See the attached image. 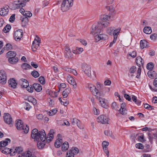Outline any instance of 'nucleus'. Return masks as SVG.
Here are the masks:
<instances>
[{
    "mask_svg": "<svg viewBox=\"0 0 157 157\" xmlns=\"http://www.w3.org/2000/svg\"><path fill=\"white\" fill-rule=\"evenodd\" d=\"M98 23H95L92 26L90 31V34L94 35L100 33L101 30V28Z\"/></svg>",
    "mask_w": 157,
    "mask_h": 157,
    "instance_id": "nucleus-3",
    "label": "nucleus"
},
{
    "mask_svg": "<svg viewBox=\"0 0 157 157\" xmlns=\"http://www.w3.org/2000/svg\"><path fill=\"white\" fill-rule=\"evenodd\" d=\"M157 37V34L154 33L152 34L150 36V38L152 40H155Z\"/></svg>",
    "mask_w": 157,
    "mask_h": 157,
    "instance_id": "nucleus-64",
    "label": "nucleus"
},
{
    "mask_svg": "<svg viewBox=\"0 0 157 157\" xmlns=\"http://www.w3.org/2000/svg\"><path fill=\"white\" fill-rule=\"evenodd\" d=\"M11 28V26L10 25H7L4 27L3 31L5 33H7L9 31Z\"/></svg>",
    "mask_w": 157,
    "mask_h": 157,
    "instance_id": "nucleus-46",
    "label": "nucleus"
},
{
    "mask_svg": "<svg viewBox=\"0 0 157 157\" xmlns=\"http://www.w3.org/2000/svg\"><path fill=\"white\" fill-rule=\"evenodd\" d=\"M147 75L149 77L151 78H153L155 76L156 73L155 71L150 70L147 72Z\"/></svg>",
    "mask_w": 157,
    "mask_h": 157,
    "instance_id": "nucleus-39",
    "label": "nucleus"
},
{
    "mask_svg": "<svg viewBox=\"0 0 157 157\" xmlns=\"http://www.w3.org/2000/svg\"><path fill=\"white\" fill-rule=\"evenodd\" d=\"M100 36V38L101 40H105L108 38L107 35L104 34H100L99 35Z\"/></svg>",
    "mask_w": 157,
    "mask_h": 157,
    "instance_id": "nucleus-50",
    "label": "nucleus"
},
{
    "mask_svg": "<svg viewBox=\"0 0 157 157\" xmlns=\"http://www.w3.org/2000/svg\"><path fill=\"white\" fill-rule=\"evenodd\" d=\"M29 130V127L26 125H24L21 130H22L25 133H27Z\"/></svg>",
    "mask_w": 157,
    "mask_h": 157,
    "instance_id": "nucleus-42",
    "label": "nucleus"
},
{
    "mask_svg": "<svg viewBox=\"0 0 157 157\" xmlns=\"http://www.w3.org/2000/svg\"><path fill=\"white\" fill-rule=\"evenodd\" d=\"M132 99L136 104L138 105H140L141 103V101L139 100H137V97L134 95H133L132 97Z\"/></svg>",
    "mask_w": 157,
    "mask_h": 157,
    "instance_id": "nucleus-41",
    "label": "nucleus"
},
{
    "mask_svg": "<svg viewBox=\"0 0 157 157\" xmlns=\"http://www.w3.org/2000/svg\"><path fill=\"white\" fill-rule=\"evenodd\" d=\"M71 91V89L69 88L66 89L64 91H63L62 93L63 97L64 98H66Z\"/></svg>",
    "mask_w": 157,
    "mask_h": 157,
    "instance_id": "nucleus-37",
    "label": "nucleus"
},
{
    "mask_svg": "<svg viewBox=\"0 0 157 157\" xmlns=\"http://www.w3.org/2000/svg\"><path fill=\"white\" fill-rule=\"evenodd\" d=\"M2 152L6 154H10L11 155V153L12 151V149H10L7 147H3L2 149H1Z\"/></svg>",
    "mask_w": 157,
    "mask_h": 157,
    "instance_id": "nucleus-31",
    "label": "nucleus"
},
{
    "mask_svg": "<svg viewBox=\"0 0 157 157\" xmlns=\"http://www.w3.org/2000/svg\"><path fill=\"white\" fill-rule=\"evenodd\" d=\"M40 40L39 37H37L33 42L32 45V48L34 51H36V49L39 47Z\"/></svg>",
    "mask_w": 157,
    "mask_h": 157,
    "instance_id": "nucleus-6",
    "label": "nucleus"
},
{
    "mask_svg": "<svg viewBox=\"0 0 157 157\" xmlns=\"http://www.w3.org/2000/svg\"><path fill=\"white\" fill-rule=\"evenodd\" d=\"M63 143V140L62 139L58 138L55 141L54 145L56 147L58 148L62 145Z\"/></svg>",
    "mask_w": 157,
    "mask_h": 157,
    "instance_id": "nucleus-29",
    "label": "nucleus"
},
{
    "mask_svg": "<svg viewBox=\"0 0 157 157\" xmlns=\"http://www.w3.org/2000/svg\"><path fill=\"white\" fill-rule=\"evenodd\" d=\"M96 86L97 90H98L99 93V94H97V96H103V93L102 92L104 91L105 88L103 84H101L99 82H97L96 83Z\"/></svg>",
    "mask_w": 157,
    "mask_h": 157,
    "instance_id": "nucleus-7",
    "label": "nucleus"
},
{
    "mask_svg": "<svg viewBox=\"0 0 157 157\" xmlns=\"http://www.w3.org/2000/svg\"><path fill=\"white\" fill-rule=\"evenodd\" d=\"M57 112V110L55 109H53L51 110L49 112V115L50 116H52L55 115Z\"/></svg>",
    "mask_w": 157,
    "mask_h": 157,
    "instance_id": "nucleus-54",
    "label": "nucleus"
},
{
    "mask_svg": "<svg viewBox=\"0 0 157 157\" xmlns=\"http://www.w3.org/2000/svg\"><path fill=\"white\" fill-rule=\"evenodd\" d=\"M62 145L61 148L62 151H66L68 149L69 145L67 142H65L63 144H62Z\"/></svg>",
    "mask_w": 157,
    "mask_h": 157,
    "instance_id": "nucleus-33",
    "label": "nucleus"
},
{
    "mask_svg": "<svg viewBox=\"0 0 157 157\" xmlns=\"http://www.w3.org/2000/svg\"><path fill=\"white\" fill-rule=\"evenodd\" d=\"M136 62L139 66H143L144 61L140 56H138L136 58Z\"/></svg>",
    "mask_w": 157,
    "mask_h": 157,
    "instance_id": "nucleus-25",
    "label": "nucleus"
},
{
    "mask_svg": "<svg viewBox=\"0 0 157 157\" xmlns=\"http://www.w3.org/2000/svg\"><path fill=\"white\" fill-rule=\"evenodd\" d=\"M97 121L99 123L103 124H106L108 123V119L105 116L101 115L98 117Z\"/></svg>",
    "mask_w": 157,
    "mask_h": 157,
    "instance_id": "nucleus-9",
    "label": "nucleus"
},
{
    "mask_svg": "<svg viewBox=\"0 0 157 157\" xmlns=\"http://www.w3.org/2000/svg\"><path fill=\"white\" fill-rule=\"evenodd\" d=\"M7 80V75L6 72L3 70L0 71V83L2 84H5Z\"/></svg>",
    "mask_w": 157,
    "mask_h": 157,
    "instance_id": "nucleus-4",
    "label": "nucleus"
},
{
    "mask_svg": "<svg viewBox=\"0 0 157 157\" xmlns=\"http://www.w3.org/2000/svg\"><path fill=\"white\" fill-rule=\"evenodd\" d=\"M9 86L15 89L16 87L17 83L16 80L13 78H10L8 81Z\"/></svg>",
    "mask_w": 157,
    "mask_h": 157,
    "instance_id": "nucleus-20",
    "label": "nucleus"
},
{
    "mask_svg": "<svg viewBox=\"0 0 157 157\" xmlns=\"http://www.w3.org/2000/svg\"><path fill=\"white\" fill-rule=\"evenodd\" d=\"M129 55L133 58L135 57L136 56V52L133 51L132 52H130L128 53Z\"/></svg>",
    "mask_w": 157,
    "mask_h": 157,
    "instance_id": "nucleus-57",
    "label": "nucleus"
},
{
    "mask_svg": "<svg viewBox=\"0 0 157 157\" xmlns=\"http://www.w3.org/2000/svg\"><path fill=\"white\" fill-rule=\"evenodd\" d=\"M88 88L90 90L92 94L95 96H97V94L99 93L95 86L92 84H88Z\"/></svg>",
    "mask_w": 157,
    "mask_h": 157,
    "instance_id": "nucleus-11",
    "label": "nucleus"
},
{
    "mask_svg": "<svg viewBox=\"0 0 157 157\" xmlns=\"http://www.w3.org/2000/svg\"><path fill=\"white\" fill-rule=\"evenodd\" d=\"M9 6L7 5L3 8L0 9V15L4 16L7 14L9 12Z\"/></svg>",
    "mask_w": 157,
    "mask_h": 157,
    "instance_id": "nucleus-19",
    "label": "nucleus"
},
{
    "mask_svg": "<svg viewBox=\"0 0 157 157\" xmlns=\"http://www.w3.org/2000/svg\"><path fill=\"white\" fill-rule=\"evenodd\" d=\"M11 140L10 139L7 138L5 140L0 142V149H2L3 147L7 146L8 143L10 142Z\"/></svg>",
    "mask_w": 157,
    "mask_h": 157,
    "instance_id": "nucleus-18",
    "label": "nucleus"
},
{
    "mask_svg": "<svg viewBox=\"0 0 157 157\" xmlns=\"http://www.w3.org/2000/svg\"><path fill=\"white\" fill-rule=\"evenodd\" d=\"M31 74L35 78H37L39 77L40 76V74L38 72L35 70L33 71H32Z\"/></svg>",
    "mask_w": 157,
    "mask_h": 157,
    "instance_id": "nucleus-45",
    "label": "nucleus"
},
{
    "mask_svg": "<svg viewBox=\"0 0 157 157\" xmlns=\"http://www.w3.org/2000/svg\"><path fill=\"white\" fill-rule=\"evenodd\" d=\"M24 16L29 17H31L32 15V14L30 11H25Z\"/></svg>",
    "mask_w": 157,
    "mask_h": 157,
    "instance_id": "nucleus-60",
    "label": "nucleus"
},
{
    "mask_svg": "<svg viewBox=\"0 0 157 157\" xmlns=\"http://www.w3.org/2000/svg\"><path fill=\"white\" fill-rule=\"evenodd\" d=\"M39 82L42 84H44L45 83V81L44 78L43 76H41L38 78Z\"/></svg>",
    "mask_w": 157,
    "mask_h": 157,
    "instance_id": "nucleus-51",
    "label": "nucleus"
},
{
    "mask_svg": "<svg viewBox=\"0 0 157 157\" xmlns=\"http://www.w3.org/2000/svg\"><path fill=\"white\" fill-rule=\"evenodd\" d=\"M112 109H117V103L115 102H113L111 105Z\"/></svg>",
    "mask_w": 157,
    "mask_h": 157,
    "instance_id": "nucleus-59",
    "label": "nucleus"
},
{
    "mask_svg": "<svg viewBox=\"0 0 157 157\" xmlns=\"http://www.w3.org/2000/svg\"><path fill=\"white\" fill-rule=\"evenodd\" d=\"M136 71V68L135 66H133L131 67L129 70V72L131 73H133Z\"/></svg>",
    "mask_w": 157,
    "mask_h": 157,
    "instance_id": "nucleus-61",
    "label": "nucleus"
},
{
    "mask_svg": "<svg viewBox=\"0 0 157 157\" xmlns=\"http://www.w3.org/2000/svg\"><path fill=\"white\" fill-rule=\"evenodd\" d=\"M148 139L150 142L152 143L153 139L156 140L157 138V134L155 133L151 134L149 133L148 134Z\"/></svg>",
    "mask_w": 157,
    "mask_h": 157,
    "instance_id": "nucleus-22",
    "label": "nucleus"
},
{
    "mask_svg": "<svg viewBox=\"0 0 157 157\" xmlns=\"http://www.w3.org/2000/svg\"><path fill=\"white\" fill-rule=\"evenodd\" d=\"M144 32L147 34H150L152 32V30L151 27H145L143 29Z\"/></svg>",
    "mask_w": 157,
    "mask_h": 157,
    "instance_id": "nucleus-36",
    "label": "nucleus"
},
{
    "mask_svg": "<svg viewBox=\"0 0 157 157\" xmlns=\"http://www.w3.org/2000/svg\"><path fill=\"white\" fill-rule=\"evenodd\" d=\"M114 29L112 27H109L106 29V32L110 35H112Z\"/></svg>",
    "mask_w": 157,
    "mask_h": 157,
    "instance_id": "nucleus-43",
    "label": "nucleus"
},
{
    "mask_svg": "<svg viewBox=\"0 0 157 157\" xmlns=\"http://www.w3.org/2000/svg\"><path fill=\"white\" fill-rule=\"evenodd\" d=\"M139 67L137 70V75L136 76V77L137 78H139L140 77V75L141 74V66H139Z\"/></svg>",
    "mask_w": 157,
    "mask_h": 157,
    "instance_id": "nucleus-62",
    "label": "nucleus"
},
{
    "mask_svg": "<svg viewBox=\"0 0 157 157\" xmlns=\"http://www.w3.org/2000/svg\"><path fill=\"white\" fill-rule=\"evenodd\" d=\"M13 48V47L12 45L10 44H7L3 48L4 49V51L5 50H7V51L9 50H11Z\"/></svg>",
    "mask_w": 157,
    "mask_h": 157,
    "instance_id": "nucleus-47",
    "label": "nucleus"
},
{
    "mask_svg": "<svg viewBox=\"0 0 157 157\" xmlns=\"http://www.w3.org/2000/svg\"><path fill=\"white\" fill-rule=\"evenodd\" d=\"M6 55L9 58H13L16 56V53L14 52L10 51L7 53Z\"/></svg>",
    "mask_w": 157,
    "mask_h": 157,
    "instance_id": "nucleus-38",
    "label": "nucleus"
},
{
    "mask_svg": "<svg viewBox=\"0 0 157 157\" xmlns=\"http://www.w3.org/2000/svg\"><path fill=\"white\" fill-rule=\"evenodd\" d=\"M21 21L22 22V25L25 26L28 21V19L27 17L22 18L21 19Z\"/></svg>",
    "mask_w": 157,
    "mask_h": 157,
    "instance_id": "nucleus-44",
    "label": "nucleus"
},
{
    "mask_svg": "<svg viewBox=\"0 0 157 157\" xmlns=\"http://www.w3.org/2000/svg\"><path fill=\"white\" fill-rule=\"evenodd\" d=\"M67 80L68 82L72 85L74 88H75L76 87V83L75 81V80L70 75H68L67 77Z\"/></svg>",
    "mask_w": 157,
    "mask_h": 157,
    "instance_id": "nucleus-16",
    "label": "nucleus"
},
{
    "mask_svg": "<svg viewBox=\"0 0 157 157\" xmlns=\"http://www.w3.org/2000/svg\"><path fill=\"white\" fill-rule=\"evenodd\" d=\"M65 53L64 56L66 58L71 59L73 58V54L71 53L68 45H66L65 48Z\"/></svg>",
    "mask_w": 157,
    "mask_h": 157,
    "instance_id": "nucleus-5",
    "label": "nucleus"
},
{
    "mask_svg": "<svg viewBox=\"0 0 157 157\" xmlns=\"http://www.w3.org/2000/svg\"><path fill=\"white\" fill-rule=\"evenodd\" d=\"M31 137L34 140L38 141L37 146L39 148L41 149L45 146L46 134L44 130L38 132L37 129H34L32 132Z\"/></svg>",
    "mask_w": 157,
    "mask_h": 157,
    "instance_id": "nucleus-1",
    "label": "nucleus"
},
{
    "mask_svg": "<svg viewBox=\"0 0 157 157\" xmlns=\"http://www.w3.org/2000/svg\"><path fill=\"white\" fill-rule=\"evenodd\" d=\"M31 152L30 151H28L23 152L21 155H19L18 157H30L32 155Z\"/></svg>",
    "mask_w": 157,
    "mask_h": 157,
    "instance_id": "nucleus-28",
    "label": "nucleus"
},
{
    "mask_svg": "<svg viewBox=\"0 0 157 157\" xmlns=\"http://www.w3.org/2000/svg\"><path fill=\"white\" fill-rule=\"evenodd\" d=\"M61 10L63 12L68 10L73 5V0H62Z\"/></svg>",
    "mask_w": 157,
    "mask_h": 157,
    "instance_id": "nucleus-2",
    "label": "nucleus"
},
{
    "mask_svg": "<svg viewBox=\"0 0 157 157\" xmlns=\"http://www.w3.org/2000/svg\"><path fill=\"white\" fill-rule=\"evenodd\" d=\"M13 6L16 9H18L21 7H23L25 6V3H22L21 0H18L14 1L13 4Z\"/></svg>",
    "mask_w": 157,
    "mask_h": 157,
    "instance_id": "nucleus-15",
    "label": "nucleus"
},
{
    "mask_svg": "<svg viewBox=\"0 0 157 157\" xmlns=\"http://www.w3.org/2000/svg\"><path fill=\"white\" fill-rule=\"evenodd\" d=\"M21 67L23 69L25 70L30 69L31 67V66L27 63H24L22 64Z\"/></svg>",
    "mask_w": 157,
    "mask_h": 157,
    "instance_id": "nucleus-48",
    "label": "nucleus"
},
{
    "mask_svg": "<svg viewBox=\"0 0 157 157\" xmlns=\"http://www.w3.org/2000/svg\"><path fill=\"white\" fill-rule=\"evenodd\" d=\"M120 113L123 115H124L126 114V111L124 107H123V108L120 109H119Z\"/></svg>",
    "mask_w": 157,
    "mask_h": 157,
    "instance_id": "nucleus-52",
    "label": "nucleus"
},
{
    "mask_svg": "<svg viewBox=\"0 0 157 157\" xmlns=\"http://www.w3.org/2000/svg\"><path fill=\"white\" fill-rule=\"evenodd\" d=\"M5 122L7 124H10L13 123L10 115L8 113H5L4 116Z\"/></svg>",
    "mask_w": 157,
    "mask_h": 157,
    "instance_id": "nucleus-12",
    "label": "nucleus"
},
{
    "mask_svg": "<svg viewBox=\"0 0 157 157\" xmlns=\"http://www.w3.org/2000/svg\"><path fill=\"white\" fill-rule=\"evenodd\" d=\"M136 147L138 149H142L144 148L143 145L141 143H138L136 144Z\"/></svg>",
    "mask_w": 157,
    "mask_h": 157,
    "instance_id": "nucleus-53",
    "label": "nucleus"
},
{
    "mask_svg": "<svg viewBox=\"0 0 157 157\" xmlns=\"http://www.w3.org/2000/svg\"><path fill=\"white\" fill-rule=\"evenodd\" d=\"M26 88L27 90L29 92L32 93L33 92V88L31 85L29 86V85Z\"/></svg>",
    "mask_w": 157,
    "mask_h": 157,
    "instance_id": "nucleus-56",
    "label": "nucleus"
},
{
    "mask_svg": "<svg viewBox=\"0 0 157 157\" xmlns=\"http://www.w3.org/2000/svg\"><path fill=\"white\" fill-rule=\"evenodd\" d=\"M109 145V143L108 142L106 141H104L102 142V148L107 147Z\"/></svg>",
    "mask_w": 157,
    "mask_h": 157,
    "instance_id": "nucleus-58",
    "label": "nucleus"
},
{
    "mask_svg": "<svg viewBox=\"0 0 157 157\" xmlns=\"http://www.w3.org/2000/svg\"><path fill=\"white\" fill-rule=\"evenodd\" d=\"M82 71L88 77L91 76L90 67L89 65L84 64L82 66Z\"/></svg>",
    "mask_w": 157,
    "mask_h": 157,
    "instance_id": "nucleus-8",
    "label": "nucleus"
},
{
    "mask_svg": "<svg viewBox=\"0 0 157 157\" xmlns=\"http://www.w3.org/2000/svg\"><path fill=\"white\" fill-rule=\"evenodd\" d=\"M23 152V150L21 147H16L14 150L12 149V151L11 153V155L14 156L17 154V156L18 157L19 155H21Z\"/></svg>",
    "mask_w": 157,
    "mask_h": 157,
    "instance_id": "nucleus-10",
    "label": "nucleus"
},
{
    "mask_svg": "<svg viewBox=\"0 0 157 157\" xmlns=\"http://www.w3.org/2000/svg\"><path fill=\"white\" fill-rule=\"evenodd\" d=\"M148 42L145 40H142L140 41V46L143 49L148 47Z\"/></svg>",
    "mask_w": 157,
    "mask_h": 157,
    "instance_id": "nucleus-32",
    "label": "nucleus"
},
{
    "mask_svg": "<svg viewBox=\"0 0 157 157\" xmlns=\"http://www.w3.org/2000/svg\"><path fill=\"white\" fill-rule=\"evenodd\" d=\"M8 61L10 63L15 64L18 62V59L16 56L13 58H9Z\"/></svg>",
    "mask_w": 157,
    "mask_h": 157,
    "instance_id": "nucleus-27",
    "label": "nucleus"
},
{
    "mask_svg": "<svg viewBox=\"0 0 157 157\" xmlns=\"http://www.w3.org/2000/svg\"><path fill=\"white\" fill-rule=\"evenodd\" d=\"M22 32L21 30L19 29L15 31L14 36L16 41H19L22 36Z\"/></svg>",
    "mask_w": 157,
    "mask_h": 157,
    "instance_id": "nucleus-13",
    "label": "nucleus"
},
{
    "mask_svg": "<svg viewBox=\"0 0 157 157\" xmlns=\"http://www.w3.org/2000/svg\"><path fill=\"white\" fill-rule=\"evenodd\" d=\"M121 28H118L115 29L114 30L113 33V38L117 39L121 31Z\"/></svg>",
    "mask_w": 157,
    "mask_h": 157,
    "instance_id": "nucleus-30",
    "label": "nucleus"
},
{
    "mask_svg": "<svg viewBox=\"0 0 157 157\" xmlns=\"http://www.w3.org/2000/svg\"><path fill=\"white\" fill-rule=\"evenodd\" d=\"M110 19V16L105 14H103L100 16V19L101 21H109Z\"/></svg>",
    "mask_w": 157,
    "mask_h": 157,
    "instance_id": "nucleus-34",
    "label": "nucleus"
},
{
    "mask_svg": "<svg viewBox=\"0 0 157 157\" xmlns=\"http://www.w3.org/2000/svg\"><path fill=\"white\" fill-rule=\"evenodd\" d=\"M154 67V65L152 63H149L147 65V69L150 71L152 70Z\"/></svg>",
    "mask_w": 157,
    "mask_h": 157,
    "instance_id": "nucleus-49",
    "label": "nucleus"
},
{
    "mask_svg": "<svg viewBox=\"0 0 157 157\" xmlns=\"http://www.w3.org/2000/svg\"><path fill=\"white\" fill-rule=\"evenodd\" d=\"M105 8L107 10L109 11L112 13H114L115 12L114 8L112 6H107Z\"/></svg>",
    "mask_w": 157,
    "mask_h": 157,
    "instance_id": "nucleus-40",
    "label": "nucleus"
},
{
    "mask_svg": "<svg viewBox=\"0 0 157 157\" xmlns=\"http://www.w3.org/2000/svg\"><path fill=\"white\" fill-rule=\"evenodd\" d=\"M138 139L139 141L142 142H144L146 141V140L144 138L143 135L139 136Z\"/></svg>",
    "mask_w": 157,
    "mask_h": 157,
    "instance_id": "nucleus-63",
    "label": "nucleus"
},
{
    "mask_svg": "<svg viewBox=\"0 0 157 157\" xmlns=\"http://www.w3.org/2000/svg\"><path fill=\"white\" fill-rule=\"evenodd\" d=\"M25 109L27 110H29L31 108V106L27 102L25 103Z\"/></svg>",
    "mask_w": 157,
    "mask_h": 157,
    "instance_id": "nucleus-55",
    "label": "nucleus"
},
{
    "mask_svg": "<svg viewBox=\"0 0 157 157\" xmlns=\"http://www.w3.org/2000/svg\"><path fill=\"white\" fill-rule=\"evenodd\" d=\"M34 89L37 92H40L42 90L41 86L38 83H35L33 84Z\"/></svg>",
    "mask_w": 157,
    "mask_h": 157,
    "instance_id": "nucleus-26",
    "label": "nucleus"
},
{
    "mask_svg": "<svg viewBox=\"0 0 157 157\" xmlns=\"http://www.w3.org/2000/svg\"><path fill=\"white\" fill-rule=\"evenodd\" d=\"M100 96H96L97 98L99 100V102L100 103L101 106L103 107L106 108L108 107V105L106 104L105 102V99L101 98Z\"/></svg>",
    "mask_w": 157,
    "mask_h": 157,
    "instance_id": "nucleus-21",
    "label": "nucleus"
},
{
    "mask_svg": "<svg viewBox=\"0 0 157 157\" xmlns=\"http://www.w3.org/2000/svg\"><path fill=\"white\" fill-rule=\"evenodd\" d=\"M19 84L23 88H26L28 86L29 83L25 79H21L19 81Z\"/></svg>",
    "mask_w": 157,
    "mask_h": 157,
    "instance_id": "nucleus-17",
    "label": "nucleus"
},
{
    "mask_svg": "<svg viewBox=\"0 0 157 157\" xmlns=\"http://www.w3.org/2000/svg\"><path fill=\"white\" fill-rule=\"evenodd\" d=\"M15 125L18 130H21L24 125L21 120H20L17 121Z\"/></svg>",
    "mask_w": 157,
    "mask_h": 157,
    "instance_id": "nucleus-24",
    "label": "nucleus"
},
{
    "mask_svg": "<svg viewBox=\"0 0 157 157\" xmlns=\"http://www.w3.org/2000/svg\"><path fill=\"white\" fill-rule=\"evenodd\" d=\"M54 133V130H51L47 137L46 136V141L48 143L52 141L53 138V134Z\"/></svg>",
    "mask_w": 157,
    "mask_h": 157,
    "instance_id": "nucleus-14",
    "label": "nucleus"
},
{
    "mask_svg": "<svg viewBox=\"0 0 157 157\" xmlns=\"http://www.w3.org/2000/svg\"><path fill=\"white\" fill-rule=\"evenodd\" d=\"M98 24L100 25V27L101 28H105L110 25V23L107 21H103L101 22L98 21Z\"/></svg>",
    "mask_w": 157,
    "mask_h": 157,
    "instance_id": "nucleus-23",
    "label": "nucleus"
},
{
    "mask_svg": "<svg viewBox=\"0 0 157 157\" xmlns=\"http://www.w3.org/2000/svg\"><path fill=\"white\" fill-rule=\"evenodd\" d=\"M68 151L70 153H71V154L72 153L73 154V155L74 156L75 155L77 154L78 153L79 150L77 147H72Z\"/></svg>",
    "mask_w": 157,
    "mask_h": 157,
    "instance_id": "nucleus-35",
    "label": "nucleus"
}]
</instances>
